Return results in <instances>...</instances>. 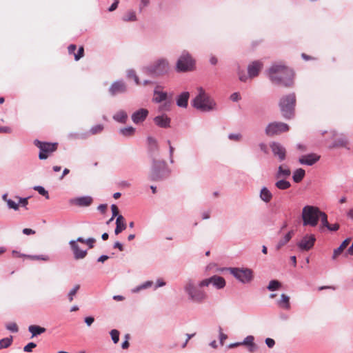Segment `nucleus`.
Listing matches in <instances>:
<instances>
[{
  "label": "nucleus",
  "instance_id": "dca6fc26",
  "mask_svg": "<svg viewBox=\"0 0 353 353\" xmlns=\"http://www.w3.org/2000/svg\"><path fill=\"white\" fill-rule=\"evenodd\" d=\"M92 202L93 199L90 196H79L69 200L70 204L78 207H88L92 203Z\"/></svg>",
  "mask_w": 353,
  "mask_h": 353
},
{
  "label": "nucleus",
  "instance_id": "ddd939ff",
  "mask_svg": "<svg viewBox=\"0 0 353 353\" xmlns=\"http://www.w3.org/2000/svg\"><path fill=\"white\" fill-rule=\"evenodd\" d=\"M239 345L244 346L249 353H255L259 348L254 342V336L251 335L248 336L241 342L230 344L229 347L232 348Z\"/></svg>",
  "mask_w": 353,
  "mask_h": 353
},
{
  "label": "nucleus",
  "instance_id": "f3484780",
  "mask_svg": "<svg viewBox=\"0 0 353 353\" xmlns=\"http://www.w3.org/2000/svg\"><path fill=\"white\" fill-rule=\"evenodd\" d=\"M272 153L275 157H277L280 161L285 159L286 150L285 148L278 142H272L270 144Z\"/></svg>",
  "mask_w": 353,
  "mask_h": 353
},
{
  "label": "nucleus",
  "instance_id": "c9c22d12",
  "mask_svg": "<svg viewBox=\"0 0 353 353\" xmlns=\"http://www.w3.org/2000/svg\"><path fill=\"white\" fill-rule=\"evenodd\" d=\"M281 283L277 280H272L270 281L268 285L267 286V289L269 291H275L278 290L281 288Z\"/></svg>",
  "mask_w": 353,
  "mask_h": 353
},
{
  "label": "nucleus",
  "instance_id": "5701e85b",
  "mask_svg": "<svg viewBox=\"0 0 353 353\" xmlns=\"http://www.w3.org/2000/svg\"><path fill=\"white\" fill-rule=\"evenodd\" d=\"M154 121L159 127L165 128L170 126V119L167 115L162 114L155 117Z\"/></svg>",
  "mask_w": 353,
  "mask_h": 353
},
{
  "label": "nucleus",
  "instance_id": "6e6d98bb",
  "mask_svg": "<svg viewBox=\"0 0 353 353\" xmlns=\"http://www.w3.org/2000/svg\"><path fill=\"white\" fill-rule=\"evenodd\" d=\"M28 331H46V329L39 325H32L29 326Z\"/></svg>",
  "mask_w": 353,
  "mask_h": 353
},
{
  "label": "nucleus",
  "instance_id": "aec40b11",
  "mask_svg": "<svg viewBox=\"0 0 353 353\" xmlns=\"http://www.w3.org/2000/svg\"><path fill=\"white\" fill-rule=\"evenodd\" d=\"M148 110L145 108H141L137 111H135L132 114V120L135 124H139L142 123L145 120L148 115Z\"/></svg>",
  "mask_w": 353,
  "mask_h": 353
},
{
  "label": "nucleus",
  "instance_id": "37998d69",
  "mask_svg": "<svg viewBox=\"0 0 353 353\" xmlns=\"http://www.w3.org/2000/svg\"><path fill=\"white\" fill-rule=\"evenodd\" d=\"M34 190H37L39 194L41 195L45 196L46 199H49V194L47 190L46 189L40 185L34 186Z\"/></svg>",
  "mask_w": 353,
  "mask_h": 353
},
{
  "label": "nucleus",
  "instance_id": "4d7b16f0",
  "mask_svg": "<svg viewBox=\"0 0 353 353\" xmlns=\"http://www.w3.org/2000/svg\"><path fill=\"white\" fill-rule=\"evenodd\" d=\"M17 199H19V205H21L22 207H26V205H28V197L27 198H20V197H17Z\"/></svg>",
  "mask_w": 353,
  "mask_h": 353
},
{
  "label": "nucleus",
  "instance_id": "7c9ffc66",
  "mask_svg": "<svg viewBox=\"0 0 353 353\" xmlns=\"http://www.w3.org/2000/svg\"><path fill=\"white\" fill-rule=\"evenodd\" d=\"M305 174V172L303 169H302V168L296 169L294 172L293 176H292L294 181L295 183L301 182L302 181V179H303Z\"/></svg>",
  "mask_w": 353,
  "mask_h": 353
},
{
  "label": "nucleus",
  "instance_id": "338daca9",
  "mask_svg": "<svg viewBox=\"0 0 353 353\" xmlns=\"http://www.w3.org/2000/svg\"><path fill=\"white\" fill-rule=\"evenodd\" d=\"M239 78L241 81H246L248 77L246 76L244 72H239Z\"/></svg>",
  "mask_w": 353,
  "mask_h": 353
},
{
  "label": "nucleus",
  "instance_id": "0eeeda50",
  "mask_svg": "<svg viewBox=\"0 0 353 353\" xmlns=\"http://www.w3.org/2000/svg\"><path fill=\"white\" fill-rule=\"evenodd\" d=\"M170 173L165 161L153 159L149 179L151 181H161L168 177Z\"/></svg>",
  "mask_w": 353,
  "mask_h": 353
},
{
  "label": "nucleus",
  "instance_id": "13d9d810",
  "mask_svg": "<svg viewBox=\"0 0 353 353\" xmlns=\"http://www.w3.org/2000/svg\"><path fill=\"white\" fill-rule=\"evenodd\" d=\"M111 210H112V216L113 217H117L119 214V209L117 208V206L114 204H112L111 205Z\"/></svg>",
  "mask_w": 353,
  "mask_h": 353
},
{
  "label": "nucleus",
  "instance_id": "680f3d73",
  "mask_svg": "<svg viewBox=\"0 0 353 353\" xmlns=\"http://www.w3.org/2000/svg\"><path fill=\"white\" fill-rule=\"evenodd\" d=\"M94 242L95 239L94 238H88L85 240V243L88 245L89 248H92L94 247Z\"/></svg>",
  "mask_w": 353,
  "mask_h": 353
},
{
  "label": "nucleus",
  "instance_id": "58836bf2",
  "mask_svg": "<svg viewBox=\"0 0 353 353\" xmlns=\"http://www.w3.org/2000/svg\"><path fill=\"white\" fill-rule=\"evenodd\" d=\"M127 77L129 79H133L135 83L137 85H140L141 83H140V81H139V77H137V75L136 74V72L134 70H128L127 72Z\"/></svg>",
  "mask_w": 353,
  "mask_h": 353
},
{
  "label": "nucleus",
  "instance_id": "864d4df0",
  "mask_svg": "<svg viewBox=\"0 0 353 353\" xmlns=\"http://www.w3.org/2000/svg\"><path fill=\"white\" fill-rule=\"evenodd\" d=\"M129 339H130V334H125V336H124V341H123V342L121 344L122 348L126 349V348L128 347V346H129L128 340Z\"/></svg>",
  "mask_w": 353,
  "mask_h": 353
},
{
  "label": "nucleus",
  "instance_id": "49530a36",
  "mask_svg": "<svg viewBox=\"0 0 353 353\" xmlns=\"http://www.w3.org/2000/svg\"><path fill=\"white\" fill-rule=\"evenodd\" d=\"M12 342V338H5L0 341V347L6 348L8 347Z\"/></svg>",
  "mask_w": 353,
  "mask_h": 353
},
{
  "label": "nucleus",
  "instance_id": "c03bdc74",
  "mask_svg": "<svg viewBox=\"0 0 353 353\" xmlns=\"http://www.w3.org/2000/svg\"><path fill=\"white\" fill-rule=\"evenodd\" d=\"M347 145V140L345 138H341L339 140H336L332 144V147H345Z\"/></svg>",
  "mask_w": 353,
  "mask_h": 353
},
{
  "label": "nucleus",
  "instance_id": "774afa93",
  "mask_svg": "<svg viewBox=\"0 0 353 353\" xmlns=\"http://www.w3.org/2000/svg\"><path fill=\"white\" fill-rule=\"evenodd\" d=\"M97 209L99 211H100L101 213H105V212L106 211V209H107V204H100L98 207H97Z\"/></svg>",
  "mask_w": 353,
  "mask_h": 353
},
{
  "label": "nucleus",
  "instance_id": "f03ea898",
  "mask_svg": "<svg viewBox=\"0 0 353 353\" xmlns=\"http://www.w3.org/2000/svg\"><path fill=\"white\" fill-rule=\"evenodd\" d=\"M270 81L275 84H281L285 87L293 85V71L281 63L273 64L268 70Z\"/></svg>",
  "mask_w": 353,
  "mask_h": 353
},
{
  "label": "nucleus",
  "instance_id": "09e8293b",
  "mask_svg": "<svg viewBox=\"0 0 353 353\" xmlns=\"http://www.w3.org/2000/svg\"><path fill=\"white\" fill-rule=\"evenodd\" d=\"M228 139L230 140L239 141L242 139V135L240 133H231L228 135Z\"/></svg>",
  "mask_w": 353,
  "mask_h": 353
},
{
  "label": "nucleus",
  "instance_id": "f8f14e48",
  "mask_svg": "<svg viewBox=\"0 0 353 353\" xmlns=\"http://www.w3.org/2000/svg\"><path fill=\"white\" fill-rule=\"evenodd\" d=\"M288 130L289 125L287 123L274 121L267 125L265 132L267 136L272 137L282 132H288Z\"/></svg>",
  "mask_w": 353,
  "mask_h": 353
},
{
  "label": "nucleus",
  "instance_id": "0e129e2a",
  "mask_svg": "<svg viewBox=\"0 0 353 353\" xmlns=\"http://www.w3.org/2000/svg\"><path fill=\"white\" fill-rule=\"evenodd\" d=\"M230 99L233 101H238L241 99V97L238 92H234L232 94H231Z\"/></svg>",
  "mask_w": 353,
  "mask_h": 353
},
{
  "label": "nucleus",
  "instance_id": "9d476101",
  "mask_svg": "<svg viewBox=\"0 0 353 353\" xmlns=\"http://www.w3.org/2000/svg\"><path fill=\"white\" fill-rule=\"evenodd\" d=\"M210 284L216 290H221L225 287L226 282L223 277L218 275H213L199 281V287H208Z\"/></svg>",
  "mask_w": 353,
  "mask_h": 353
},
{
  "label": "nucleus",
  "instance_id": "bb28decb",
  "mask_svg": "<svg viewBox=\"0 0 353 353\" xmlns=\"http://www.w3.org/2000/svg\"><path fill=\"white\" fill-rule=\"evenodd\" d=\"M259 197L263 202L268 203L272 200L273 195L268 188L263 187L261 189Z\"/></svg>",
  "mask_w": 353,
  "mask_h": 353
},
{
  "label": "nucleus",
  "instance_id": "4c0bfd02",
  "mask_svg": "<svg viewBox=\"0 0 353 353\" xmlns=\"http://www.w3.org/2000/svg\"><path fill=\"white\" fill-rule=\"evenodd\" d=\"M152 284H153L152 281H147L145 283H142L141 285L134 288L132 290V292L136 293V292H139V291H141L142 290L149 288L152 285Z\"/></svg>",
  "mask_w": 353,
  "mask_h": 353
},
{
  "label": "nucleus",
  "instance_id": "f704fd0d",
  "mask_svg": "<svg viewBox=\"0 0 353 353\" xmlns=\"http://www.w3.org/2000/svg\"><path fill=\"white\" fill-rule=\"evenodd\" d=\"M135 128L129 126L126 128H123L119 130V133L123 137H131L134 134Z\"/></svg>",
  "mask_w": 353,
  "mask_h": 353
},
{
  "label": "nucleus",
  "instance_id": "b1692460",
  "mask_svg": "<svg viewBox=\"0 0 353 353\" xmlns=\"http://www.w3.org/2000/svg\"><path fill=\"white\" fill-rule=\"evenodd\" d=\"M291 174L290 168L286 165H281L278 168V171L276 173V179H286L288 178Z\"/></svg>",
  "mask_w": 353,
  "mask_h": 353
},
{
  "label": "nucleus",
  "instance_id": "72a5a7b5",
  "mask_svg": "<svg viewBox=\"0 0 353 353\" xmlns=\"http://www.w3.org/2000/svg\"><path fill=\"white\" fill-rule=\"evenodd\" d=\"M350 239H347L344 240L343 241V243L341 244V245L337 249H336L334 250V256L336 257L339 254H341V253L344 250L345 248H346V247L350 244Z\"/></svg>",
  "mask_w": 353,
  "mask_h": 353
},
{
  "label": "nucleus",
  "instance_id": "c756f323",
  "mask_svg": "<svg viewBox=\"0 0 353 353\" xmlns=\"http://www.w3.org/2000/svg\"><path fill=\"white\" fill-rule=\"evenodd\" d=\"M113 119L121 123H125L128 120V114L124 110H119L113 115Z\"/></svg>",
  "mask_w": 353,
  "mask_h": 353
},
{
  "label": "nucleus",
  "instance_id": "5fc2aeb1",
  "mask_svg": "<svg viewBox=\"0 0 353 353\" xmlns=\"http://www.w3.org/2000/svg\"><path fill=\"white\" fill-rule=\"evenodd\" d=\"M168 144L169 145L170 161V163H172L174 162L172 157H173L174 148L171 145V142L170 140L168 141Z\"/></svg>",
  "mask_w": 353,
  "mask_h": 353
},
{
  "label": "nucleus",
  "instance_id": "cd10ccee",
  "mask_svg": "<svg viewBox=\"0 0 353 353\" xmlns=\"http://www.w3.org/2000/svg\"><path fill=\"white\" fill-rule=\"evenodd\" d=\"M277 305L283 309L290 310V297L285 294H282L281 295V299L277 301Z\"/></svg>",
  "mask_w": 353,
  "mask_h": 353
},
{
  "label": "nucleus",
  "instance_id": "e2e57ef3",
  "mask_svg": "<svg viewBox=\"0 0 353 353\" xmlns=\"http://www.w3.org/2000/svg\"><path fill=\"white\" fill-rule=\"evenodd\" d=\"M12 130L7 126H0V133H11Z\"/></svg>",
  "mask_w": 353,
  "mask_h": 353
},
{
  "label": "nucleus",
  "instance_id": "bf43d9fd",
  "mask_svg": "<svg viewBox=\"0 0 353 353\" xmlns=\"http://www.w3.org/2000/svg\"><path fill=\"white\" fill-rule=\"evenodd\" d=\"M112 340L114 343H118L119 340V332H110Z\"/></svg>",
  "mask_w": 353,
  "mask_h": 353
},
{
  "label": "nucleus",
  "instance_id": "7ed1b4c3",
  "mask_svg": "<svg viewBox=\"0 0 353 353\" xmlns=\"http://www.w3.org/2000/svg\"><path fill=\"white\" fill-rule=\"evenodd\" d=\"M192 106L202 112H210L215 108L216 103L202 87L197 88V94L192 101Z\"/></svg>",
  "mask_w": 353,
  "mask_h": 353
},
{
  "label": "nucleus",
  "instance_id": "4468645a",
  "mask_svg": "<svg viewBox=\"0 0 353 353\" xmlns=\"http://www.w3.org/2000/svg\"><path fill=\"white\" fill-rule=\"evenodd\" d=\"M128 91V85L123 80H117L114 81L108 89L109 94L112 97L119 94H123Z\"/></svg>",
  "mask_w": 353,
  "mask_h": 353
},
{
  "label": "nucleus",
  "instance_id": "9b49d317",
  "mask_svg": "<svg viewBox=\"0 0 353 353\" xmlns=\"http://www.w3.org/2000/svg\"><path fill=\"white\" fill-rule=\"evenodd\" d=\"M34 145L40 150L39 158L40 159H46L49 154L54 152L57 148V143H50L41 142L37 139L34 141Z\"/></svg>",
  "mask_w": 353,
  "mask_h": 353
},
{
  "label": "nucleus",
  "instance_id": "3c124183",
  "mask_svg": "<svg viewBox=\"0 0 353 353\" xmlns=\"http://www.w3.org/2000/svg\"><path fill=\"white\" fill-rule=\"evenodd\" d=\"M84 50L83 47H80L78 50V52L74 54V59L76 61L79 60L81 57H83Z\"/></svg>",
  "mask_w": 353,
  "mask_h": 353
},
{
  "label": "nucleus",
  "instance_id": "c85d7f7f",
  "mask_svg": "<svg viewBox=\"0 0 353 353\" xmlns=\"http://www.w3.org/2000/svg\"><path fill=\"white\" fill-rule=\"evenodd\" d=\"M167 97V92L158 90V88L154 90L153 101L156 103H161L163 101H165Z\"/></svg>",
  "mask_w": 353,
  "mask_h": 353
},
{
  "label": "nucleus",
  "instance_id": "69168bd1",
  "mask_svg": "<svg viewBox=\"0 0 353 353\" xmlns=\"http://www.w3.org/2000/svg\"><path fill=\"white\" fill-rule=\"evenodd\" d=\"M23 233L26 235H30L35 234V231L30 228H24L23 230Z\"/></svg>",
  "mask_w": 353,
  "mask_h": 353
},
{
  "label": "nucleus",
  "instance_id": "2f4dec72",
  "mask_svg": "<svg viewBox=\"0 0 353 353\" xmlns=\"http://www.w3.org/2000/svg\"><path fill=\"white\" fill-rule=\"evenodd\" d=\"M276 183L275 186L281 190H285L290 188L291 184L289 181L285 180V179H279Z\"/></svg>",
  "mask_w": 353,
  "mask_h": 353
},
{
  "label": "nucleus",
  "instance_id": "052dcab7",
  "mask_svg": "<svg viewBox=\"0 0 353 353\" xmlns=\"http://www.w3.org/2000/svg\"><path fill=\"white\" fill-rule=\"evenodd\" d=\"M150 3V0H141L139 5V10L141 11L145 7L148 6Z\"/></svg>",
  "mask_w": 353,
  "mask_h": 353
},
{
  "label": "nucleus",
  "instance_id": "473e14b6",
  "mask_svg": "<svg viewBox=\"0 0 353 353\" xmlns=\"http://www.w3.org/2000/svg\"><path fill=\"white\" fill-rule=\"evenodd\" d=\"M292 234H293L292 231L288 232L285 235V236L279 241V243L276 245V249L279 250L281 247H283L284 245H285L291 239V238L292 236Z\"/></svg>",
  "mask_w": 353,
  "mask_h": 353
},
{
  "label": "nucleus",
  "instance_id": "a878e982",
  "mask_svg": "<svg viewBox=\"0 0 353 353\" xmlns=\"http://www.w3.org/2000/svg\"><path fill=\"white\" fill-rule=\"evenodd\" d=\"M148 146L149 152L152 154H155L159 151V145L157 139L152 137L147 138Z\"/></svg>",
  "mask_w": 353,
  "mask_h": 353
},
{
  "label": "nucleus",
  "instance_id": "de8ad7c7",
  "mask_svg": "<svg viewBox=\"0 0 353 353\" xmlns=\"http://www.w3.org/2000/svg\"><path fill=\"white\" fill-rule=\"evenodd\" d=\"M6 203L10 209H13L14 210H19V204L17 203L15 201H12V199H8Z\"/></svg>",
  "mask_w": 353,
  "mask_h": 353
},
{
  "label": "nucleus",
  "instance_id": "6e6552de",
  "mask_svg": "<svg viewBox=\"0 0 353 353\" xmlns=\"http://www.w3.org/2000/svg\"><path fill=\"white\" fill-rule=\"evenodd\" d=\"M230 273L242 283H249L253 280V272L247 268H229Z\"/></svg>",
  "mask_w": 353,
  "mask_h": 353
},
{
  "label": "nucleus",
  "instance_id": "1a4fd4ad",
  "mask_svg": "<svg viewBox=\"0 0 353 353\" xmlns=\"http://www.w3.org/2000/svg\"><path fill=\"white\" fill-rule=\"evenodd\" d=\"M194 65V61L190 54L183 51L176 62V70L178 72H187L192 70Z\"/></svg>",
  "mask_w": 353,
  "mask_h": 353
},
{
  "label": "nucleus",
  "instance_id": "f257e3e1",
  "mask_svg": "<svg viewBox=\"0 0 353 353\" xmlns=\"http://www.w3.org/2000/svg\"><path fill=\"white\" fill-rule=\"evenodd\" d=\"M302 220L304 226L310 225L314 227L321 221L320 229L323 230L325 228L331 230V226L327 221L326 214L321 211L317 207L312 205H305L302 210Z\"/></svg>",
  "mask_w": 353,
  "mask_h": 353
},
{
  "label": "nucleus",
  "instance_id": "393cba45",
  "mask_svg": "<svg viewBox=\"0 0 353 353\" xmlns=\"http://www.w3.org/2000/svg\"><path fill=\"white\" fill-rule=\"evenodd\" d=\"M126 224L125 223V219L122 215H119L116 220V228L114 230L115 234H119L123 230H125Z\"/></svg>",
  "mask_w": 353,
  "mask_h": 353
},
{
  "label": "nucleus",
  "instance_id": "8fccbe9b",
  "mask_svg": "<svg viewBox=\"0 0 353 353\" xmlns=\"http://www.w3.org/2000/svg\"><path fill=\"white\" fill-rule=\"evenodd\" d=\"M6 328L8 331H17L18 330V326L14 322L8 323L6 325Z\"/></svg>",
  "mask_w": 353,
  "mask_h": 353
},
{
  "label": "nucleus",
  "instance_id": "79ce46f5",
  "mask_svg": "<svg viewBox=\"0 0 353 353\" xmlns=\"http://www.w3.org/2000/svg\"><path fill=\"white\" fill-rule=\"evenodd\" d=\"M103 130V125L102 124H98L92 127L90 130V132L92 134H96L101 132Z\"/></svg>",
  "mask_w": 353,
  "mask_h": 353
},
{
  "label": "nucleus",
  "instance_id": "ea45409f",
  "mask_svg": "<svg viewBox=\"0 0 353 353\" xmlns=\"http://www.w3.org/2000/svg\"><path fill=\"white\" fill-rule=\"evenodd\" d=\"M80 288L79 285H76L73 287L72 289H71L68 294V299L70 302H72L74 299V296L76 295L77 292Z\"/></svg>",
  "mask_w": 353,
  "mask_h": 353
},
{
  "label": "nucleus",
  "instance_id": "39448f33",
  "mask_svg": "<svg viewBox=\"0 0 353 353\" xmlns=\"http://www.w3.org/2000/svg\"><path fill=\"white\" fill-rule=\"evenodd\" d=\"M144 72L154 77H160L168 73L170 64L166 59L161 58L143 68Z\"/></svg>",
  "mask_w": 353,
  "mask_h": 353
},
{
  "label": "nucleus",
  "instance_id": "4be33fe9",
  "mask_svg": "<svg viewBox=\"0 0 353 353\" xmlns=\"http://www.w3.org/2000/svg\"><path fill=\"white\" fill-rule=\"evenodd\" d=\"M190 98L189 92H183L176 97V103L178 107L186 108Z\"/></svg>",
  "mask_w": 353,
  "mask_h": 353
},
{
  "label": "nucleus",
  "instance_id": "603ef678",
  "mask_svg": "<svg viewBox=\"0 0 353 353\" xmlns=\"http://www.w3.org/2000/svg\"><path fill=\"white\" fill-rule=\"evenodd\" d=\"M36 346V343L31 342L24 347L23 350L26 352H32V349L34 348Z\"/></svg>",
  "mask_w": 353,
  "mask_h": 353
},
{
  "label": "nucleus",
  "instance_id": "2eb2a0df",
  "mask_svg": "<svg viewBox=\"0 0 353 353\" xmlns=\"http://www.w3.org/2000/svg\"><path fill=\"white\" fill-rule=\"evenodd\" d=\"M315 241L314 235L306 234L298 242L297 246L301 251H308L313 248Z\"/></svg>",
  "mask_w": 353,
  "mask_h": 353
},
{
  "label": "nucleus",
  "instance_id": "a18cd8bd",
  "mask_svg": "<svg viewBox=\"0 0 353 353\" xmlns=\"http://www.w3.org/2000/svg\"><path fill=\"white\" fill-rule=\"evenodd\" d=\"M28 258L32 260H42L44 261H47L50 259L48 255H29Z\"/></svg>",
  "mask_w": 353,
  "mask_h": 353
},
{
  "label": "nucleus",
  "instance_id": "e433bc0d",
  "mask_svg": "<svg viewBox=\"0 0 353 353\" xmlns=\"http://www.w3.org/2000/svg\"><path fill=\"white\" fill-rule=\"evenodd\" d=\"M124 21H137V16L134 11H128L122 17Z\"/></svg>",
  "mask_w": 353,
  "mask_h": 353
},
{
  "label": "nucleus",
  "instance_id": "423d86ee",
  "mask_svg": "<svg viewBox=\"0 0 353 353\" xmlns=\"http://www.w3.org/2000/svg\"><path fill=\"white\" fill-rule=\"evenodd\" d=\"M279 107L282 116L286 119H290L294 115V107L296 105V96L294 93H290L282 97L279 101Z\"/></svg>",
  "mask_w": 353,
  "mask_h": 353
},
{
  "label": "nucleus",
  "instance_id": "a19ab883",
  "mask_svg": "<svg viewBox=\"0 0 353 353\" xmlns=\"http://www.w3.org/2000/svg\"><path fill=\"white\" fill-rule=\"evenodd\" d=\"M194 334H183V336H181L180 337L182 338L183 339V341L181 342H178L177 343V345H181L183 348L185 347L188 341L191 339V337L193 336Z\"/></svg>",
  "mask_w": 353,
  "mask_h": 353
},
{
  "label": "nucleus",
  "instance_id": "20e7f679",
  "mask_svg": "<svg viewBox=\"0 0 353 353\" xmlns=\"http://www.w3.org/2000/svg\"><path fill=\"white\" fill-rule=\"evenodd\" d=\"M202 288L199 287L194 283L192 279L188 280L183 287L184 291L188 296V299L197 303H201L208 299L207 293L201 289Z\"/></svg>",
  "mask_w": 353,
  "mask_h": 353
},
{
  "label": "nucleus",
  "instance_id": "412c9836",
  "mask_svg": "<svg viewBox=\"0 0 353 353\" xmlns=\"http://www.w3.org/2000/svg\"><path fill=\"white\" fill-rule=\"evenodd\" d=\"M263 64L259 61H253L248 67V72L249 77L253 78L259 74V71L261 70Z\"/></svg>",
  "mask_w": 353,
  "mask_h": 353
},
{
  "label": "nucleus",
  "instance_id": "6ab92c4d",
  "mask_svg": "<svg viewBox=\"0 0 353 353\" xmlns=\"http://www.w3.org/2000/svg\"><path fill=\"white\" fill-rule=\"evenodd\" d=\"M320 159V156L315 154L311 153L306 155L301 156L299 161L302 165H312L317 162Z\"/></svg>",
  "mask_w": 353,
  "mask_h": 353
},
{
  "label": "nucleus",
  "instance_id": "a211bd4d",
  "mask_svg": "<svg viewBox=\"0 0 353 353\" xmlns=\"http://www.w3.org/2000/svg\"><path fill=\"white\" fill-rule=\"evenodd\" d=\"M70 248L72 250L74 258L76 260H79L84 259L87 255V250H81L79 245L77 243V241L74 240H71L69 242Z\"/></svg>",
  "mask_w": 353,
  "mask_h": 353
}]
</instances>
